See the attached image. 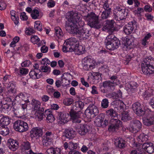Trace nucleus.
Instances as JSON below:
<instances>
[{
    "mask_svg": "<svg viewBox=\"0 0 154 154\" xmlns=\"http://www.w3.org/2000/svg\"><path fill=\"white\" fill-rule=\"evenodd\" d=\"M68 14V21L66 22V30L70 33H75L78 36L85 38V30L79 28L84 24V22L82 20L81 14L73 11L69 12Z\"/></svg>",
    "mask_w": 154,
    "mask_h": 154,
    "instance_id": "obj_1",
    "label": "nucleus"
},
{
    "mask_svg": "<svg viewBox=\"0 0 154 154\" xmlns=\"http://www.w3.org/2000/svg\"><path fill=\"white\" fill-rule=\"evenodd\" d=\"M63 52L74 51L76 54L80 55L84 52L85 47L84 45H79V42L75 38H71L66 40L63 44Z\"/></svg>",
    "mask_w": 154,
    "mask_h": 154,
    "instance_id": "obj_2",
    "label": "nucleus"
},
{
    "mask_svg": "<svg viewBox=\"0 0 154 154\" xmlns=\"http://www.w3.org/2000/svg\"><path fill=\"white\" fill-rule=\"evenodd\" d=\"M154 60L151 57H146L143 60L141 64V69L143 72L148 75L154 72Z\"/></svg>",
    "mask_w": 154,
    "mask_h": 154,
    "instance_id": "obj_3",
    "label": "nucleus"
},
{
    "mask_svg": "<svg viewBox=\"0 0 154 154\" xmlns=\"http://www.w3.org/2000/svg\"><path fill=\"white\" fill-rule=\"evenodd\" d=\"M83 19L87 23V24L91 27L98 29L101 27L99 24V16L94 13H91L83 17Z\"/></svg>",
    "mask_w": 154,
    "mask_h": 154,
    "instance_id": "obj_4",
    "label": "nucleus"
},
{
    "mask_svg": "<svg viewBox=\"0 0 154 154\" xmlns=\"http://www.w3.org/2000/svg\"><path fill=\"white\" fill-rule=\"evenodd\" d=\"M29 95L26 94L20 93L17 95L15 98V103H17L24 110L26 109L27 104L29 102L27 98Z\"/></svg>",
    "mask_w": 154,
    "mask_h": 154,
    "instance_id": "obj_5",
    "label": "nucleus"
},
{
    "mask_svg": "<svg viewBox=\"0 0 154 154\" xmlns=\"http://www.w3.org/2000/svg\"><path fill=\"white\" fill-rule=\"evenodd\" d=\"M145 113L143 118V124L145 125L149 126L154 124V112L148 108L145 109Z\"/></svg>",
    "mask_w": 154,
    "mask_h": 154,
    "instance_id": "obj_6",
    "label": "nucleus"
},
{
    "mask_svg": "<svg viewBox=\"0 0 154 154\" xmlns=\"http://www.w3.org/2000/svg\"><path fill=\"white\" fill-rule=\"evenodd\" d=\"M97 64V62L94 58L89 57H85L82 61V67L86 70L94 68Z\"/></svg>",
    "mask_w": 154,
    "mask_h": 154,
    "instance_id": "obj_7",
    "label": "nucleus"
},
{
    "mask_svg": "<svg viewBox=\"0 0 154 154\" xmlns=\"http://www.w3.org/2000/svg\"><path fill=\"white\" fill-rule=\"evenodd\" d=\"M14 128L17 131L23 132L28 130L29 126L27 123L20 120L16 121L14 124Z\"/></svg>",
    "mask_w": 154,
    "mask_h": 154,
    "instance_id": "obj_8",
    "label": "nucleus"
},
{
    "mask_svg": "<svg viewBox=\"0 0 154 154\" xmlns=\"http://www.w3.org/2000/svg\"><path fill=\"white\" fill-rule=\"evenodd\" d=\"M123 49L128 51L133 48L134 47V39L131 36H127L122 40Z\"/></svg>",
    "mask_w": 154,
    "mask_h": 154,
    "instance_id": "obj_9",
    "label": "nucleus"
},
{
    "mask_svg": "<svg viewBox=\"0 0 154 154\" xmlns=\"http://www.w3.org/2000/svg\"><path fill=\"white\" fill-rule=\"evenodd\" d=\"M141 123L138 120H133L131 121L128 129L131 132L136 133L141 128Z\"/></svg>",
    "mask_w": 154,
    "mask_h": 154,
    "instance_id": "obj_10",
    "label": "nucleus"
},
{
    "mask_svg": "<svg viewBox=\"0 0 154 154\" xmlns=\"http://www.w3.org/2000/svg\"><path fill=\"white\" fill-rule=\"evenodd\" d=\"M98 110L94 105H90L85 111V114L88 118L94 117L98 113Z\"/></svg>",
    "mask_w": 154,
    "mask_h": 154,
    "instance_id": "obj_11",
    "label": "nucleus"
},
{
    "mask_svg": "<svg viewBox=\"0 0 154 154\" xmlns=\"http://www.w3.org/2000/svg\"><path fill=\"white\" fill-rule=\"evenodd\" d=\"M122 122L117 119H111L109 124V126L108 130L109 131L114 132L117 130L119 128L121 125Z\"/></svg>",
    "mask_w": 154,
    "mask_h": 154,
    "instance_id": "obj_12",
    "label": "nucleus"
},
{
    "mask_svg": "<svg viewBox=\"0 0 154 154\" xmlns=\"http://www.w3.org/2000/svg\"><path fill=\"white\" fill-rule=\"evenodd\" d=\"M101 79V75L100 73L92 72L89 73L88 80L91 83L96 84L99 82Z\"/></svg>",
    "mask_w": 154,
    "mask_h": 154,
    "instance_id": "obj_13",
    "label": "nucleus"
},
{
    "mask_svg": "<svg viewBox=\"0 0 154 154\" xmlns=\"http://www.w3.org/2000/svg\"><path fill=\"white\" fill-rule=\"evenodd\" d=\"M128 10L123 7H117L114 11V14L116 16L119 17L120 20L125 18L128 14Z\"/></svg>",
    "mask_w": 154,
    "mask_h": 154,
    "instance_id": "obj_14",
    "label": "nucleus"
},
{
    "mask_svg": "<svg viewBox=\"0 0 154 154\" xmlns=\"http://www.w3.org/2000/svg\"><path fill=\"white\" fill-rule=\"evenodd\" d=\"M148 108L145 106L144 108V110L142 109L141 107L140 104L139 103H136L132 105V109L134 112L138 116H143L145 113V109Z\"/></svg>",
    "mask_w": 154,
    "mask_h": 154,
    "instance_id": "obj_15",
    "label": "nucleus"
},
{
    "mask_svg": "<svg viewBox=\"0 0 154 154\" xmlns=\"http://www.w3.org/2000/svg\"><path fill=\"white\" fill-rule=\"evenodd\" d=\"M113 24V20H107L102 28L103 30L109 32L110 33H112L115 30Z\"/></svg>",
    "mask_w": 154,
    "mask_h": 154,
    "instance_id": "obj_16",
    "label": "nucleus"
},
{
    "mask_svg": "<svg viewBox=\"0 0 154 154\" xmlns=\"http://www.w3.org/2000/svg\"><path fill=\"white\" fill-rule=\"evenodd\" d=\"M43 134V131L41 128L36 127L32 128L30 132V135L32 138H38L41 137Z\"/></svg>",
    "mask_w": 154,
    "mask_h": 154,
    "instance_id": "obj_17",
    "label": "nucleus"
},
{
    "mask_svg": "<svg viewBox=\"0 0 154 154\" xmlns=\"http://www.w3.org/2000/svg\"><path fill=\"white\" fill-rule=\"evenodd\" d=\"M83 114L80 111L75 112L72 111L70 112L71 119L74 123H79L81 122V117Z\"/></svg>",
    "mask_w": 154,
    "mask_h": 154,
    "instance_id": "obj_18",
    "label": "nucleus"
},
{
    "mask_svg": "<svg viewBox=\"0 0 154 154\" xmlns=\"http://www.w3.org/2000/svg\"><path fill=\"white\" fill-rule=\"evenodd\" d=\"M107 36H110L111 37L110 41L112 44V46L109 45L110 48L109 47V48L111 49V50H113L117 49L120 43L119 40L113 35H109Z\"/></svg>",
    "mask_w": 154,
    "mask_h": 154,
    "instance_id": "obj_19",
    "label": "nucleus"
},
{
    "mask_svg": "<svg viewBox=\"0 0 154 154\" xmlns=\"http://www.w3.org/2000/svg\"><path fill=\"white\" fill-rule=\"evenodd\" d=\"M140 148L142 151V149L143 150L144 152L145 151L148 153H152L154 151V146L151 143H144L142 145H140Z\"/></svg>",
    "mask_w": 154,
    "mask_h": 154,
    "instance_id": "obj_20",
    "label": "nucleus"
},
{
    "mask_svg": "<svg viewBox=\"0 0 154 154\" xmlns=\"http://www.w3.org/2000/svg\"><path fill=\"white\" fill-rule=\"evenodd\" d=\"M69 116L68 114H64L62 112L58 113L57 120L58 123L62 125H63L67 122V118Z\"/></svg>",
    "mask_w": 154,
    "mask_h": 154,
    "instance_id": "obj_21",
    "label": "nucleus"
},
{
    "mask_svg": "<svg viewBox=\"0 0 154 154\" xmlns=\"http://www.w3.org/2000/svg\"><path fill=\"white\" fill-rule=\"evenodd\" d=\"M153 90L151 88L147 89H143L140 90L139 94L141 95L144 98H146L151 97L153 94Z\"/></svg>",
    "mask_w": 154,
    "mask_h": 154,
    "instance_id": "obj_22",
    "label": "nucleus"
},
{
    "mask_svg": "<svg viewBox=\"0 0 154 154\" xmlns=\"http://www.w3.org/2000/svg\"><path fill=\"white\" fill-rule=\"evenodd\" d=\"M137 86L138 85L136 82H131L130 83H128L126 84L125 89L129 92L134 93L136 91V88Z\"/></svg>",
    "mask_w": 154,
    "mask_h": 154,
    "instance_id": "obj_23",
    "label": "nucleus"
},
{
    "mask_svg": "<svg viewBox=\"0 0 154 154\" xmlns=\"http://www.w3.org/2000/svg\"><path fill=\"white\" fill-rule=\"evenodd\" d=\"M8 148L11 150L15 151L17 149L18 145L16 140L9 139L8 140Z\"/></svg>",
    "mask_w": 154,
    "mask_h": 154,
    "instance_id": "obj_24",
    "label": "nucleus"
},
{
    "mask_svg": "<svg viewBox=\"0 0 154 154\" xmlns=\"http://www.w3.org/2000/svg\"><path fill=\"white\" fill-rule=\"evenodd\" d=\"M114 144L116 147L123 148L125 146V141L122 138H116L114 139Z\"/></svg>",
    "mask_w": 154,
    "mask_h": 154,
    "instance_id": "obj_25",
    "label": "nucleus"
},
{
    "mask_svg": "<svg viewBox=\"0 0 154 154\" xmlns=\"http://www.w3.org/2000/svg\"><path fill=\"white\" fill-rule=\"evenodd\" d=\"M44 115L46 116V120L48 123L52 122L55 119L50 109L46 110L45 112Z\"/></svg>",
    "mask_w": 154,
    "mask_h": 154,
    "instance_id": "obj_26",
    "label": "nucleus"
},
{
    "mask_svg": "<svg viewBox=\"0 0 154 154\" xmlns=\"http://www.w3.org/2000/svg\"><path fill=\"white\" fill-rule=\"evenodd\" d=\"M89 127L86 125H81L77 130V132L81 135H84L88 132Z\"/></svg>",
    "mask_w": 154,
    "mask_h": 154,
    "instance_id": "obj_27",
    "label": "nucleus"
},
{
    "mask_svg": "<svg viewBox=\"0 0 154 154\" xmlns=\"http://www.w3.org/2000/svg\"><path fill=\"white\" fill-rule=\"evenodd\" d=\"M75 131L72 129H66L64 132L65 137L69 139L73 138L75 136Z\"/></svg>",
    "mask_w": 154,
    "mask_h": 154,
    "instance_id": "obj_28",
    "label": "nucleus"
},
{
    "mask_svg": "<svg viewBox=\"0 0 154 154\" xmlns=\"http://www.w3.org/2000/svg\"><path fill=\"white\" fill-rule=\"evenodd\" d=\"M134 26L132 23H129L125 25L124 27V31L126 34H129L132 32L134 28Z\"/></svg>",
    "mask_w": 154,
    "mask_h": 154,
    "instance_id": "obj_29",
    "label": "nucleus"
},
{
    "mask_svg": "<svg viewBox=\"0 0 154 154\" xmlns=\"http://www.w3.org/2000/svg\"><path fill=\"white\" fill-rule=\"evenodd\" d=\"M114 103L117 106L116 107L118 112H122L124 111L125 104L122 101L120 100H116L114 102Z\"/></svg>",
    "mask_w": 154,
    "mask_h": 154,
    "instance_id": "obj_30",
    "label": "nucleus"
},
{
    "mask_svg": "<svg viewBox=\"0 0 154 154\" xmlns=\"http://www.w3.org/2000/svg\"><path fill=\"white\" fill-rule=\"evenodd\" d=\"M10 122V119L8 116H5L2 115H0V125L7 126Z\"/></svg>",
    "mask_w": 154,
    "mask_h": 154,
    "instance_id": "obj_31",
    "label": "nucleus"
},
{
    "mask_svg": "<svg viewBox=\"0 0 154 154\" xmlns=\"http://www.w3.org/2000/svg\"><path fill=\"white\" fill-rule=\"evenodd\" d=\"M61 152L60 148L51 147L47 150L46 154H60Z\"/></svg>",
    "mask_w": 154,
    "mask_h": 154,
    "instance_id": "obj_32",
    "label": "nucleus"
},
{
    "mask_svg": "<svg viewBox=\"0 0 154 154\" xmlns=\"http://www.w3.org/2000/svg\"><path fill=\"white\" fill-rule=\"evenodd\" d=\"M9 93H14L16 91L15 84L12 82H9L6 86Z\"/></svg>",
    "mask_w": 154,
    "mask_h": 154,
    "instance_id": "obj_33",
    "label": "nucleus"
},
{
    "mask_svg": "<svg viewBox=\"0 0 154 154\" xmlns=\"http://www.w3.org/2000/svg\"><path fill=\"white\" fill-rule=\"evenodd\" d=\"M9 133V130L7 126L0 125V134L5 136Z\"/></svg>",
    "mask_w": 154,
    "mask_h": 154,
    "instance_id": "obj_34",
    "label": "nucleus"
},
{
    "mask_svg": "<svg viewBox=\"0 0 154 154\" xmlns=\"http://www.w3.org/2000/svg\"><path fill=\"white\" fill-rule=\"evenodd\" d=\"M40 38L37 35H32L30 38V41L31 42L34 44H37L38 46L41 45V43H39L40 41Z\"/></svg>",
    "mask_w": 154,
    "mask_h": 154,
    "instance_id": "obj_35",
    "label": "nucleus"
},
{
    "mask_svg": "<svg viewBox=\"0 0 154 154\" xmlns=\"http://www.w3.org/2000/svg\"><path fill=\"white\" fill-rule=\"evenodd\" d=\"M39 73V72L36 71L35 70H32L29 72V75L32 79H38L40 77Z\"/></svg>",
    "mask_w": 154,
    "mask_h": 154,
    "instance_id": "obj_36",
    "label": "nucleus"
},
{
    "mask_svg": "<svg viewBox=\"0 0 154 154\" xmlns=\"http://www.w3.org/2000/svg\"><path fill=\"white\" fill-rule=\"evenodd\" d=\"M55 36L58 38H60L63 36V33L60 28L59 27H56L54 28Z\"/></svg>",
    "mask_w": 154,
    "mask_h": 154,
    "instance_id": "obj_37",
    "label": "nucleus"
},
{
    "mask_svg": "<svg viewBox=\"0 0 154 154\" xmlns=\"http://www.w3.org/2000/svg\"><path fill=\"white\" fill-rule=\"evenodd\" d=\"M137 140L139 144H141V142H143L147 141L148 140V136L146 135H145L144 134H140L137 137Z\"/></svg>",
    "mask_w": 154,
    "mask_h": 154,
    "instance_id": "obj_38",
    "label": "nucleus"
},
{
    "mask_svg": "<svg viewBox=\"0 0 154 154\" xmlns=\"http://www.w3.org/2000/svg\"><path fill=\"white\" fill-rule=\"evenodd\" d=\"M122 94L121 92L119 90L117 93L113 92L107 95V97L111 98L112 97L114 99H117L122 97Z\"/></svg>",
    "mask_w": 154,
    "mask_h": 154,
    "instance_id": "obj_39",
    "label": "nucleus"
},
{
    "mask_svg": "<svg viewBox=\"0 0 154 154\" xmlns=\"http://www.w3.org/2000/svg\"><path fill=\"white\" fill-rule=\"evenodd\" d=\"M151 35L150 33L147 34L145 35L144 37L141 41V43L142 45L146 46L149 42V39L151 37Z\"/></svg>",
    "mask_w": 154,
    "mask_h": 154,
    "instance_id": "obj_40",
    "label": "nucleus"
},
{
    "mask_svg": "<svg viewBox=\"0 0 154 154\" xmlns=\"http://www.w3.org/2000/svg\"><path fill=\"white\" fill-rule=\"evenodd\" d=\"M32 18L34 20L40 19L41 17L40 16L39 11L36 9H34L31 14Z\"/></svg>",
    "mask_w": 154,
    "mask_h": 154,
    "instance_id": "obj_41",
    "label": "nucleus"
},
{
    "mask_svg": "<svg viewBox=\"0 0 154 154\" xmlns=\"http://www.w3.org/2000/svg\"><path fill=\"white\" fill-rule=\"evenodd\" d=\"M107 115L110 116L111 117V119L117 117V113L116 111L112 109H110L107 110L106 112Z\"/></svg>",
    "mask_w": 154,
    "mask_h": 154,
    "instance_id": "obj_42",
    "label": "nucleus"
},
{
    "mask_svg": "<svg viewBox=\"0 0 154 154\" xmlns=\"http://www.w3.org/2000/svg\"><path fill=\"white\" fill-rule=\"evenodd\" d=\"M32 104L33 106V109L37 111L39 110L40 103L38 100L35 99L32 100Z\"/></svg>",
    "mask_w": 154,
    "mask_h": 154,
    "instance_id": "obj_43",
    "label": "nucleus"
},
{
    "mask_svg": "<svg viewBox=\"0 0 154 154\" xmlns=\"http://www.w3.org/2000/svg\"><path fill=\"white\" fill-rule=\"evenodd\" d=\"M21 145L22 149L25 150L26 153V151H29V149H30L31 146L30 143L27 141L23 142L22 143Z\"/></svg>",
    "mask_w": 154,
    "mask_h": 154,
    "instance_id": "obj_44",
    "label": "nucleus"
},
{
    "mask_svg": "<svg viewBox=\"0 0 154 154\" xmlns=\"http://www.w3.org/2000/svg\"><path fill=\"white\" fill-rule=\"evenodd\" d=\"M35 115V118L38 119V121H41L43 118V112L40 110L36 111Z\"/></svg>",
    "mask_w": 154,
    "mask_h": 154,
    "instance_id": "obj_45",
    "label": "nucleus"
},
{
    "mask_svg": "<svg viewBox=\"0 0 154 154\" xmlns=\"http://www.w3.org/2000/svg\"><path fill=\"white\" fill-rule=\"evenodd\" d=\"M121 116L122 120L125 121L131 119V117L130 116L128 111H126L122 113Z\"/></svg>",
    "mask_w": 154,
    "mask_h": 154,
    "instance_id": "obj_46",
    "label": "nucleus"
},
{
    "mask_svg": "<svg viewBox=\"0 0 154 154\" xmlns=\"http://www.w3.org/2000/svg\"><path fill=\"white\" fill-rule=\"evenodd\" d=\"M111 11L109 10L103 11L101 14V17L102 19H105L108 18L110 16Z\"/></svg>",
    "mask_w": 154,
    "mask_h": 154,
    "instance_id": "obj_47",
    "label": "nucleus"
},
{
    "mask_svg": "<svg viewBox=\"0 0 154 154\" xmlns=\"http://www.w3.org/2000/svg\"><path fill=\"white\" fill-rule=\"evenodd\" d=\"M74 106L76 107L75 109V110H80L83 108L84 104L81 101H78L75 102Z\"/></svg>",
    "mask_w": 154,
    "mask_h": 154,
    "instance_id": "obj_48",
    "label": "nucleus"
},
{
    "mask_svg": "<svg viewBox=\"0 0 154 154\" xmlns=\"http://www.w3.org/2000/svg\"><path fill=\"white\" fill-rule=\"evenodd\" d=\"M34 28L39 31L42 30V24L40 21H36L35 22Z\"/></svg>",
    "mask_w": 154,
    "mask_h": 154,
    "instance_id": "obj_49",
    "label": "nucleus"
},
{
    "mask_svg": "<svg viewBox=\"0 0 154 154\" xmlns=\"http://www.w3.org/2000/svg\"><path fill=\"white\" fill-rule=\"evenodd\" d=\"M110 39H111V38L110 36H107L105 40V42L106 43V48L109 50H111V49L109 48L108 47H109V48H110L109 47V45L112 46V42H111Z\"/></svg>",
    "mask_w": 154,
    "mask_h": 154,
    "instance_id": "obj_50",
    "label": "nucleus"
},
{
    "mask_svg": "<svg viewBox=\"0 0 154 154\" xmlns=\"http://www.w3.org/2000/svg\"><path fill=\"white\" fill-rule=\"evenodd\" d=\"M40 68L41 72H45L48 74L51 72V68L48 66H42Z\"/></svg>",
    "mask_w": 154,
    "mask_h": 154,
    "instance_id": "obj_51",
    "label": "nucleus"
},
{
    "mask_svg": "<svg viewBox=\"0 0 154 154\" xmlns=\"http://www.w3.org/2000/svg\"><path fill=\"white\" fill-rule=\"evenodd\" d=\"M40 63L43 66H48L50 63V61L47 58L42 59L40 61Z\"/></svg>",
    "mask_w": 154,
    "mask_h": 154,
    "instance_id": "obj_52",
    "label": "nucleus"
},
{
    "mask_svg": "<svg viewBox=\"0 0 154 154\" xmlns=\"http://www.w3.org/2000/svg\"><path fill=\"white\" fill-rule=\"evenodd\" d=\"M73 102V100L71 98H66L63 100V103L66 105L69 106Z\"/></svg>",
    "mask_w": 154,
    "mask_h": 154,
    "instance_id": "obj_53",
    "label": "nucleus"
},
{
    "mask_svg": "<svg viewBox=\"0 0 154 154\" xmlns=\"http://www.w3.org/2000/svg\"><path fill=\"white\" fill-rule=\"evenodd\" d=\"M109 102L107 99H103L101 103V106L103 108H106L108 106Z\"/></svg>",
    "mask_w": 154,
    "mask_h": 154,
    "instance_id": "obj_54",
    "label": "nucleus"
},
{
    "mask_svg": "<svg viewBox=\"0 0 154 154\" xmlns=\"http://www.w3.org/2000/svg\"><path fill=\"white\" fill-rule=\"evenodd\" d=\"M49 140H51L52 137V135L51 132L47 131L43 137Z\"/></svg>",
    "mask_w": 154,
    "mask_h": 154,
    "instance_id": "obj_55",
    "label": "nucleus"
},
{
    "mask_svg": "<svg viewBox=\"0 0 154 154\" xmlns=\"http://www.w3.org/2000/svg\"><path fill=\"white\" fill-rule=\"evenodd\" d=\"M144 153V151L142 149V150L141 148L137 149L132 150L131 154H143Z\"/></svg>",
    "mask_w": 154,
    "mask_h": 154,
    "instance_id": "obj_56",
    "label": "nucleus"
},
{
    "mask_svg": "<svg viewBox=\"0 0 154 154\" xmlns=\"http://www.w3.org/2000/svg\"><path fill=\"white\" fill-rule=\"evenodd\" d=\"M78 145L77 143H74L72 142H69V149H76Z\"/></svg>",
    "mask_w": 154,
    "mask_h": 154,
    "instance_id": "obj_57",
    "label": "nucleus"
},
{
    "mask_svg": "<svg viewBox=\"0 0 154 154\" xmlns=\"http://www.w3.org/2000/svg\"><path fill=\"white\" fill-rule=\"evenodd\" d=\"M10 76V75H6L3 77L2 83L5 85V86H6V85H7L8 82H9Z\"/></svg>",
    "mask_w": 154,
    "mask_h": 154,
    "instance_id": "obj_58",
    "label": "nucleus"
},
{
    "mask_svg": "<svg viewBox=\"0 0 154 154\" xmlns=\"http://www.w3.org/2000/svg\"><path fill=\"white\" fill-rule=\"evenodd\" d=\"M56 5L55 1L53 0H49L47 3V6L49 8L54 7Z\"/></svg>",
    "mask_w": 154,
    "mask_h": 154,
    "instance_id": "obj_59",
    "label": "nucleus"
},
{
    "mask_svg": "<svg viewBox=\"0 0 154 154\" xmlns=\"http://www.w3.org/2000/svg\"><path fill=\"white\" fill-rule=\"evenodd\" d=\"M102 119V117H99L96 118V119L94 122L96 125L98 127H101L102 126L101 123Z\"/></svg>",
    "mask_w": 154,
    "mask_h": 154,
    "instance_id": "obj_60",
    "label": "nucleus"
},
{
    "mask_svg": "<svg viewBox=\"0 0 154 154\" xmlns=\"http://www.w3.org/2000/svg\"><path fill=\"white\" fill-rule=\"evenodd\" d=\"M143 8L144 11L146 12H150L152 10V7L149 4L144 6Z\"/></svg>",
    "mask_w": 154,
    "mask_h": 154,
    "instance_id": "obj_61",
    "label": "nucleus"
},
{
    "mask_svg": "<svg viewBox=\"0 0 154 154\" xmlns=\"http://www.w3.org/2000/svg\"><path fill=\"white\" fill-rule=\"evenodd\" d=\"M35 30L32 28H28L26 29L25 31V33L27 35H30L32 34L35 33Z\"/></svg>",
    "mask_w": 154,
    "mask_h": 154,
    "instance_id": "obj_62",
    "label": "nucleus"
},
{
    "mask_svg": "<svg viewBox=\"0 0 154 154\" xmlns=\"http://www.w3.org/2000/svg\"><path fill=\"white\" fill-rule=\"evenodd\" d=\"M42 141L43 145L45 146H48L51 143L50 140L43 138Z\"/></svg>",
    "mask_w": 154,
    "mask_h": 154,
    "instance_id": "obj_63",
    "label": "nucleus"
},
{
    "mask_svg": "<svg viewBox=\"0 0 154 154\" xmlns=\"http://www.w3.org/2000/svg\"><path fill=\"white\" fill-rule=\"evenodd\" d=\"M7 5L5 2L4 1H0V10H4L6 8Z\"/></svg>",
    "mask_w": 154,
    "mask_h": 154,
    "instance_id": "obj_64",
    "label": "nucleus"
}]
</instances>
